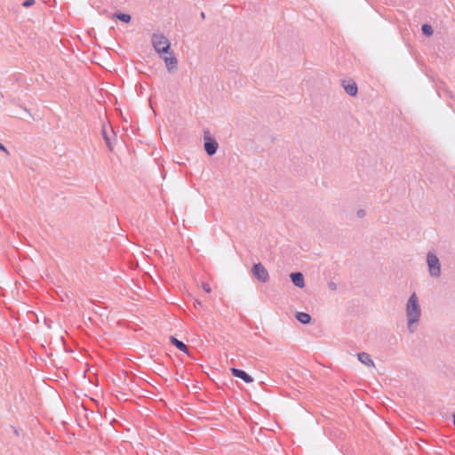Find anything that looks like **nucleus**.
<instances>
[{
  "label": "nucleus",
  "mask_w": 455,
  "mask_h": 455,
  "mask_svg": "<svg viewBox=\"0 0 455 455\" xmlns=\"http://www.w3.org/2000/svg\"><path fill=\"white\" fill-rule=\"evenodd\" d=\"M337 362L344 366L353 368L360 373H367L375 369V361L368 353H346L337 357Z\"/></svg>",
  "instance_id": "obj_1"
},
{
  "label": "nucleus",
  "mask_w": 455,
  "mask_h": 455,
  "mask_svg": "<svg viewBox=\"0 0 455 455\" xmlns=\"http://www.w3.org/2000/svg\"><path fill=\"white\" fill-rule=\"evenodd\" d=\"M404 312L408 331L410 332L416 331L421 318L419 298L416 293L411 294L408 298L405 303Z\"/></svg>",
  "instance_id": "obj_2"
},
{
  "label": "nucleus",
  "mask_w": 455,
  "mask_h": 455,
  "mask_svg": "<svg viewBox=\"0 0 455 455\" xmlns=\"http://www.w3.org/2000/svg\"><path fill=\"white\" fill-rule=\"evenodd\" d=\"M426 264L430 277L439 278L442 275L441 263L438 256L434 252H427L426 256Z\"/></svg>",
  "instance_id": "obj_3"
},
{
  "label": "nucleus",
  "mask_w": 455,
  "mask_h": 455,
  "mask_svg": "<svg viewBox=\"0 0 455 455\" xmlns=\"http://www.w3.org/2000/svg\"><path fill=\"white\" fill-rule=\"evenodd\" d=\"M185 210L190 219L196 220L202 216L204 204L201 199L189 200L185 205Z\"/></svg>",
  "instance_id": "obj_4"
},
{
  "label": "nucleus",
  "mask_w": 455,
  "mask_h": 455,
  "mask_svg": "<svg viewBox=\"0 0 455 455\" xmlns=\"http://www.w3.org/2000/svg\"><path fill=\"white\" fill-rule=\"evenodd\" d=\"M153 44L156 51L159 53L165 54L170 47L168 39L163 35H156L153 37Z\"/></svg>",
  "instance_id": "obj_5"
},
{
  "label": "nucleus",
  "mask_w": 455,
  "mask_h": 455,
  "mask_svg": "<svg viewBox=\"0 0 455 455\" xmlns=\"http://www.w3.org/2000/svg\"><path fill=\"white\" fill-rule=\"evenodd\" d=\"M252 275L261 283H266L269 279V275L267 270L261 264H256L252 267Z\"/></svg>",
  "instance_id": "obj_6"
},
{
  "label": "nucleus",
  "mask_w": 455,
  "mask_h": 455,
  "mask_svg": "<svg viewBox=\"0 0 455 455\" xmlns=\"http://www.w3.org/2000/svg\"><path fill=\"white\" fill-rule=\"evenodd\" d=\"M342 87H343L345 92L351 97H355L358 92L357 84L353 80H350V79L344 80L342 82Z\"/></svg>",
  "instance_id": "obj_7"
},
{
  "label": "nucleus",
  "mask_w": 455,
  "mask_h": 455,
  "mask_svg": "<svg viewBox=\"0 0 455 455\" xmlns=\"http://www.w3.org/2000/svg\"><path fill=\"white\" fill-rule=\"evenodd\" d=\"M217 148H218V145L213 140H212L210 138L205 139L204 149L208 155H210V156L214 155L217 151Z\"/></svg>",
  "instance_id": "obj_8"
},
{
  "label": "nucleus",
  "mask_w": 455,
  "mask_h": 455,
  "mask_svg": "<svg viewBox=\"0 0 455 455\" xmlns=\"http://www.w3.org/2000/svg\"><path fill=\"white\" fill-rule=\"evenodd\" d=\"M164 60L165 67L167 68L168 70H173L176 68L177 60L172 53H165L164 56Z\"/></svg>",
  "instance_id": "obj_9"
},
{
  "label": "nucleus",
  "mask_w": 455,
  "mask_h": 455,
  "mask_svg": "<svg viewBox=\"0 0 455 455\" xmlns=\"http://www.w3.org/2000/svg\"><path fill=\"white\" fill-rule=\"evenodd\" d=\"M296 319L304 324L309 323L311 317L307 313L299 312L296 314Z\"/></svg>",
  "instance_id": "obj_10"
},
{
  "label": "nucleus",
  "mask_w": 455,
  "mask_h": 455,
  "mask_svg": "<svg viewBox=\"0 0 455 455\" xmlns=\"http://www.w3.org/2000/svg\"><path fill=\"white\" fill-rule=\"evenodd\" d=\"M233 373L236 378L242 379L245 382H250L251 380V377L243 371L233 369Z\"/></svg>",
  "instance_id": "obj_11"
},
{
  "label": "nucleus",
  "mask_w": 455,
  "mask_h": 455,
  "mask_svg": "<svg viewBox=\"0 0 455 455\" xmlns=\"http://www.w3.org/2000/svg\"><path fill=\"white\" fill-rule=\"evenodd\" d=\"M291 280L296 286L301 287L304 284L303 275L299 273L292 274Z\"/></svg>",
  "instance_id": "obj_12"
},
{
  "label": "nucleus",
  "mask_w": 455,
  "mask_h": 455,
  "mask_svg": "<svg viewBox=\"0 0 455 455\" xmlns=\"http://www.w3.org/2000/svg\"><path fill=\"white\" fill-rule=\"evenodd\" d=\"M172 344H173V345H174L178 349H180V350H181V351H183V352H186V351H187V347H186V345H185L183 342H181V341L178 340L177 339H175V338H172Z\"/></svg>",
  "instance_id": "obj_13"
},
{
  "label": "nucleus",
  "mask_w": 455,
  "mask_h": 455,
  "mask_svg": "<svg viewBox=\"0 0 455 455\" xmlns=\"http://www.w3.org/2000/svg\"><path fill=\"white\" fill-rule=\"evenodd\" d=\"M117 17H118V19H119L121 21H123V22H129V21H130V19H131V18H130V15H128V14H124H124H120V15H118Z\"/></svg>",
  "instance_id": "obj_14"
},
{
  "label": "nucleus",
  "mask_w": 455,
  "mask_h": 455,
  "mask_svg": "<svg viewBox=\"0 0 455 455\" xmlns=\"http://www.w3.org/2000/svg\"><path fill=\"white\" fill-rule=\"evenodd\" d=\"M422 30H423V32H424L425 34H427V35H431V34H432V32H433L432 28H431L430 26H428V25H424V26L422 27Z\"/></svg>",
  "instance_id": "obj_15"
},
{
  "label": "nucleus",
  "mask_w": 455,
  "mask_h": 455,
  "mask_svg": "<svg viewBox=\"0 0 455 455\" xmlns=\"http://www.w3.org/2000/svg\"><path fill=\"white\" fill-rule=\"evenodd\" d=\"M417 79L419 83L425 84H427V79L424 76H422L421 74L418 73L417 74Z\"/></svg>",
  "instance_id": "obj_16"
},
{
  "label": "nucleus",
  "mask_w": 455,
  "mask_h": 455,
  "mask_svg": "<svg viewBox=\"0 0 455 455\" xmlns=\"http://www.w3.org/2000/svg\"><path fill=\"white\" fill-rule=\"evenodd\" d=\"M0 152L4 153L5 155L9 154L8 149L6 148V147L1 141H0Z\"/></svg>",
  "instance_id": "obj_17"
},
{
  "label": "nucleus",
  "mask_w": 455,
  "mask_h": 455,
  "mask_svg": "<svg viewBox=\"0 0 455 455\" xmlns=\"http://www.w3.org/2000/svg\"><path fill=\"white\" fill-rule=\"evenodd\" d=\"M358 36H359L362 39H365V38H364V35H363V31H358Z\"/></svg>",
  "instance_id": "obj_18"
},
{
  "label": "nucleus",
  "mask_w": 455,
  "mask_h": 455,
  "mask_svg": "<svg viewBox=\"0 0 455 455\" xmlns=\"http://www.w3.org/2000/svg\"><path fill=\"white\" fill-rule=\"evenodd\" d=\"M311 455H320V454H319V452L317 451H315L312 452Z\"/></svg>",
  "instance_id": "obj_19"
}]
</instances>
